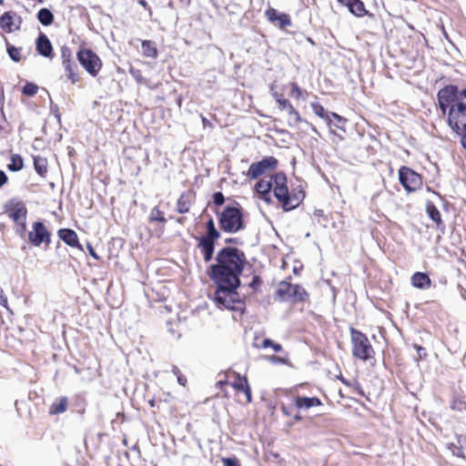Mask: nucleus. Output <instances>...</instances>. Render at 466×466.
<instances>
[{
    "label": "nucleus",
    "mask_w": 466,
    "mask_h": 466,
    "mask_svg": "<svg viewBox=\"0 0 466 466\" xmlns=\"http://www.w3.org/2000/svg\"><path fill=\"white\" fill-rule=\"evenodd\" d=\"M246 257L237 248H221L216 257V264L210 267V277L214 282L230 285L229 282L240 284L239 276L243 271Z\"/></svg>",
    "instance_id": "nucleus-1"
},
{
    "label": "nucleus",
    "mask_w": 466,
    "mask_h": 466,
    "mask_svg": "<svg viewBox=\"0 0 466 466\" xmlns=\"http://www.w3.org/2000/svg\"><path fill=\"white\" fill-rule=\"evenodd\" d=\"M438 103L443 115L448 111V125L452 130L466 128V88L447 86L438 92Z\"/></svg>",
    "instance_id": "nucleus-2"
},
{
    "label": "nucleus",
    "mask_w": 466,
    "mask_h": 466,
    "mask_svg": "<svg viewBox=\"0 0 466 466\" xmlns=\"http://www.w3.org/2000/svg\"><path fill=\"white\" fill-rule=\"evenodd\" d=\"M218 219L221 230L226 233H237L245 228L242 212L238 207H225L218 213Z\"/></svg>",
    "instance_id": "nucleus-3"
},
{
    "label": "nucleus",
    "mask_w": 466,
    "mask_h": 466,
    "mask_svg": "<svg viewBox=\"0 0 466 466\" xmlns=\"http://www.w3.org/2000/svg\"><path fill=\"white\" fill-rule=\"evenodd\" d=\"M5 211L15 223V231L19 234L25 233L26 229L27 209L24 202L17 199H11L5 204Z\"/></svg>",
    "instance_id": "nucleus-4"
},
{
    "label": "nucleus",
    "mask_w": 466,
    "mask_h": 466,
    "mask_svg": "<svg viewBox=\"0 0 466 466\" xmlns=\"http://www.w3.org/2000/svg\"><path fill=\"white\" fill-rule=\"evenodd\" d=\"M352 354L354 357L368 360L372 359L375 352L369 339L362 332L351 329Z\"/></svg>",
    "instance_id": "nucleus-5"
},
{
    "label": "nucleus",
    "mask_w": 466,
    "mask_h": 466,
    "mask_svg": "<svg viewBox=\"0 0 466 466\" xmlns=\"http://www.w3.org/2000/svg\"><path fill=\"white\" fill-rule=\"evenodd\" d=\"M215 283L218 285V289L214 295L215 301L225 308L232 309L234 307V303L238 301V293L236 292V289L240 284H235L233 282H229L230 285H223L220 282Z\"/></svg>",
    "instance_id": "nucleus-6"
},
{
    "label": "nucleus",
    "mask_w": 466,
    "mask_h": 466,
    "mask_svg": "<svg viewBox=\"0 0 466 466\" xmlns=\"http://www.w3.org/2000/svg\"><path fill=\"white\" fill-rule=\"evenodd\" d=\"M77 59L81 66L93 76H96L101 69L100 58L90 49L79 50Z\"/></svg>",
    "instance_id": "nucleus-7"
},
{
    "label": "nucleus",
    "mask_w": 466,
    "mask_h": 466,
    "mask_svg": "<svg viewBox=\"0 0 466 466\" xmlns=\"http://www.w3.org/2000/svg\"><path fill=\"white\" fill-rule=\"evenodd\" d=\"M274 195L276 198L281 203L285 211H289L297 208L302 200L301 193L289 195L287 186L274 187Z\"/></svg>",
    "instance_id": "nucleus-8"
},
{
    "label": "nucleus",
    "mask_w": 466,
    "mask_h": 466,
    "mask_svg": "<svg viewBox=\"0 0 466 466\" xmlns=\"http://www.w3.org/2000/svg\"><path fill=\"white\" fill-rule=\"evenodd\" d=\"M399 179L403 187L409 192L416 191L422 184L420 176L407 167L400 168Z\"/></svg>",
    "instance_id": "nucleus-9"
},
{
    "label": "nucleus",
    "mask_w": 466,
    "mask_h": 466,
    "mask_svg": "<svg viewBox=\"0 0 466 466\" xmlns=\"http://www.w3.org/2000/svg\"><path fill=\"white\" fill-rule=\"evenodd\" d=\"M278 165V160L274 157H266L257 163L249 166L247 176L250 179H256L270 169H274Z\"/></svg>",
    "instance_id": "nucleus-10"
},
{
    "label": "nucleus",
    "mask_w": 466,
    "mask_h": 466,
    "mask_svg": "<svg viewBox=\"0 0 466 466\" xmlns=\"http://www.w3.org/2000/svg\"><path fill=\"white\" fill-rule=\"evenodd\" d=\"M28 238L32 245L39 247L44 242L49 244L50 234L42 222H35L33 224V230L29 232Z\"/></svg>",
    "instance_id": "nucleus-11"
},
{
    "label": "nucleus",
    "mask_w": 466,
    "mask_h": 466,
    "mask_svg": "<svg viewBox=\"0 0 466 466\" xmlns=\"http://www.w3.org/2000/svg\"><path fill=\"white\" fill-rule=\"evenodd\" d=\"M22 23V17L12 11L5 12L0 16V27L7 33L19 30Z\"/></svg>",
    "instance_id": "nucleus-12"
},
{
    "label": "nucleus",
    "mask_w": 466,
    "mask_h": 466,
    "mask_svg": "<svg viewBox=\"0 0 466 466\" xmlns=\"http://www.w3.org/2000/svg\"><path fill=\"white\" fill-rule=\"evenodd\" d=\"M265 16L268 22L279 26L280 29H284L285 27L291 25L290 16L285 13H279L273 7H268L265 11Z\"/></svg>",
    "instance_id": "nucleus-13"
},
{
    "label": "nucleus",
    "mask_w": 466,
    "mask_h": 466,
    "mask_svg": "<svg viewBox=\"0 0 466 466\" xmlns=\"http://www.w3.org/2000/svg\"><path fill=\"white\" fill-rule=\"evenodd\" d=\"M58 236L68 246L83 250L82 246L78 241L77 234L74 230L69 228L59 229Z\"/></svg>",
    "instance_id": "nucleus-14"
},
{
    "label": "nucleus",
    "mask_w": 466,
    "mask_h": 466,
    "mask_svg": "<svg viewBox=\"0 0 466 466\" xmlns=\"http://www.w3.org/2000/svg\"><path fill=\"white\" fill-rule=\"evenodd\" d=\"M36 50L37 52L45 56L51 57L53 53V46L49 38L45 35L41 34L36 39Z\"/></svg>",
    "instance_id": "nucleus-15"
},
{
    "label": "nucleus",
    "mask_w": 466,
    "mask_h": 466,
    "mask_svg": "<svg viewBox=\"0 0 466 466\" xmlns=\"http://www.w3.org/2000/svg\"><path fill=\"white\" fill-rule=\"evenodd\" d=\"M338 2L346 5L350 12L356 16L361 17L367 14L365 5L360 0H338Z\"/></svg>",
    "instance_id": "nucleus-16"
},
{
    "label": "nucleus",
    "mask_w": 466,
    "mask_h": 466,
    "mask_svg": "<svg viewBox=\"0 0 466 466\" xmlns=\"http://www.w3.org/2000/svg\"><path fill=\"white\" fill-rule=\"evenodd\" d=\"M198 247L203 253L205 262L210 261L214 254L215 241L199 238Z\"/></svg>",
    "instance_id": "nucleus-17"
},
{
    "label": "nucleus",
    "mask_w": 466,
    "mask_h": 466,
    "mask_svg": "<svg viewBox=\"0 0 466 466\" xmlns=\"http://www.w3.org/2000/svg\"><path fill=\"white\" fill-rule=\"evenodd\" d=\"M321 401L317 397H297L295 406L299 409H309L314 406H320Z\"/></svg>",
    "instance_id": "nucleus-18"
},
{
    "label": "nucleus",
    "mask_w": 466,
    "mask_h": 466,
    "mask_svg": "<svg viewBox=\"0 0 466 466\" xmlns=\"http://www.w3.org/2000/svg\"><path fill=\"white\" fill-rule=\"evenodd\" d=\"M411 283L415 288L426 289L431 287V281L427 274L416 272L411 277Z\"/></svg>",
    "instance_id": "nucleus-19"
},
{
    "label": "nucleus",
    "mask_w": 466,
    "mask_h": 466,
    "mask_svg": "<svg viewBox=\"0 0 466 466\" xmlns=\"http://www.w3.org/2000/svg\"><path fill=\"white\" fill-rule=\"evenodd\" d=\"M68 399L66 397H60L54 401L49 408V414H60L64 413L67 410Z\"/></svg>",
    "instance_id": "nucleus-20"
},
{
    "label": "nucleus",
    "mask_w": 466,
    "mask_h": 466,
    "mask_svg": "<svg viewBox=\"0 0 466 466\" xmlns=\"http://www.w3.org/2000/svg\"><path fill=\"white\" fill-rule=\"evenodd\" d=\"M293 286L294 285L289 283V282L281 281L279 284L278 289H277V293H278L279 297L282 300L289 301L290 299V297H291V294H292V290L294 289Z\"/></svg>",
    "instance_id": "nucleus-21"
},
{
    "label": "nucleus",
    "mask_w": 466,
    "mask_h": 466,
    "mask_svg": "<svg viewBox=\"0 0 466 466\" xmlns=\"http://www.w3.org/2000/svg\"><path fill=\"white\" fill-rule=\"evenodd\" d=\"M207 233L205 236L201 237V239L212 240L216 241L220 238L219 231L215 227V222L213 218H210L206 224Z\"/></svg>",
    "instance_id": "nucleus-22"
},
{
    "label": "nucleus",
    "mask_w": 466,
    "mask_h": 466,
    "mask_svg": "<svg viewBox=\"0 0 466 466\" xmlns=\"http://www.w3.org/2000/svg\"><path fill=\"white\" fill-rule=\"evenodd\" d=\"M65 71L66 72L67 78L73 83H76L79 80L77 72V65L75 61L63 65Z\"/></svg>",
    "instance_id": "nucleus-23"
},
{
    "label": "nucleus",
    "mask_w": 466,
    "mask_h": 466,
    "mask_svg": "<svg viewBox=\"0 0 466 466\" xmlns=\"http://www.w3.org/2000/svg\"><path fill=\"white\" fill-rule=\"evenodd\" d=\"M288 114L289 116V125L290 127L296 126L299 122H305L306 124L309 125V123L307 121H305L301 118L299 113L294 108V106L288 112ZM309 126H310V128L312 129V131H314L315 133H318L316 127L313 125L309 124Z\"/></svg>",
    "instance_id": "nucleus-24"
},
{
    "label": "nucleus",
    "mask_w": 466,
    "mask_h": 466,
    "mask_svg": "<svg viewBox=\"0 0 466 466\" xmlns=\"http://www.w3.org/2000/svg\"><path fill=\"white\" fill-rule=\"evenodd\" d=\"M37 19L43 25L48 26L54 21V15L49 9L42 8L37 13Z\"/></svg>",
    "instance_id": "nucleus-25"
},
{
    "label": "nucleus",
    "mask_w": 466,
    "mask_h": 466,
    "mask_svg": "<svg viewBox=\"0 0 466 466\" xmlns=\"http://www.w3.org/2000/svg\"><path fill=\"white\" fill-rule=\"evenodd\" d=\"M191 207V201L188 196L182 194L177 199V210L180 214L187 213Z\"/></svg>",
    "instance_id": "nucleus-26"
},
{
    "label": "nucleus",
    "mask_w": 466,
    "mask_h": 466,
    "mask_svg": "<svg viewBox=\"0 0 466 466\" xmlns=\"http://www.w3.org/2000/svg\"><path fill=\"white\" fill-rule=\"evenodd\" d=\"M292 294L290 297V301L298 302V301H305L308 299V293L306 290L299 285L293 286Z\"/></svg>",
    "instance_id": "nucleus-27"
},
{
    "label": "nucleus",
    "mask_w": 466,
    "mask_h": 466,
    "mask_svg": "<svg viewBox=\"0 0 466 466\" xmlns=\"http://www.w3.org/2000/svg\"><path fill=\"white\" fill-rule=\"evenodd\" d=\"M142 53L147 57L156 58L157 56V50L154 44L149 40H144L141 45Z\"/></svg>",
    "instance_id": "nucleus-28"
},
{
    "label": "nucleus",
    "mask_w": 466,
    "mask_h": 466,
    "mask_svg": "<svg viewBox=\"0 0 466 466\" xmlns=\"http://www.w3.org/2000/svg\"><path fill=\"white\" fill-rule=\"evenodd\" d=\"M271 188L272 181L270 180V177L268 179H260L256 185L257 192L260 195H267L271 190Z\"/></svg>",
    "instance_id": "nucleus-29"
},
{
    "label": "nucleus",
    "mask_w": 466,
    "mask_h": 466,
    "mask_svg": "<svg viewBox=\"0 0 466 466\" xmlns=\"http://www.w3.org/2000/svg\"><path fill=\"white\" fill-rule=\"evenodd\" d=\"M24 163L21 156L15 154L12 155L10 163L7 165V168L10 171L16 172L23 168Z\"/></svg>",
    "instance_id": "nucleus-30"
},
{
    "label": "nucleus",
    "mask_w": 466,
    "mask_h": 466,
    "mask_svg": "<svg viewBox=\"0 0 466 466\" xmlns=\"http://www.w3.org/2000/svg\"><path fill=\"white\" fill-rule=\"evenodd\" d=\"M270 180L272 181V188L274 187H284L287 186V177L286 175L282 172L277 173L274 176L270 177Z\"/></svg>",
    "instance_id": "nucleus-31"
},
{
    "label": "nucleus",
    "mask_w": 466,
    "mask_h": 466,
    "mask_svg": "<svg viewBox=\"0 0 466 466\" xmlns=\"http://www.w3.org/2000/svg\"><path fill=\"white\" fill-rule=\"evenodd\" d=\"M34 167L40 176H44L47 171L46 159L39 157H34Z\"/></svg>",
    "instance_id": "nucleus-32"
},
{
    "label": "nucleus",
    "mask_w": 466,
    "mask_h": 466,
    "mask_svg": "<svg viewBox=\"0 0 466 466\" xmlns=\"http://www.w3.org/2000/svg\"><path fill=\"white\" fill-rule=\"evenodd\" d=\"M150 221H158V222H166V218L164 217L163 212L158 208V207H155L151 209L149 215Z\"/></svg>",
    "instance_id": "nucleus-33"
},
{
    "label": "nucleus",
    "mask_w": 466,
    "mask_h": 466,
    "mask_svg": "<svg viewBox=\"0 0 466 466\" xmlns=\"http://www.w3.org/2000/svg\"><path fill=\"white\" fill-rule=\"evenodd\" d=\"M311 108L313 112L323 119H329V116L326 113L324 107L319 103H311Z\"/></svg>",
    "instance_id": "nucleus-34"
},
{
    "label": "nucleus",
    "mask_w": 466,
    "mask_h": 466,
    "mask_svg": "<svg viewBox=\"0 0 466 466\" xmlns=\"http://www.w3.org/2000/svg\"><path fill=\"white\" fill-rule=\"evenodd\" d=\"M129 73L138 84H148L147 80L142 76V72L139 69L130 67Z\"/></svg>",
    "instance_id": "nucleus-35"
},
{
    "label": "nucleus",
    "mask_w": 466,
    "mask_h": 466,
    "mask_svg": "<svg viewBox=\"0 0 466 466\" xmlns=\"http://www.w3.org/2000/svg\"><path fill=\"white\" fill-rule=\"evenodd\" d=\"M248 382L247 378L240 377L239 375H238L237 380L232 384V386L239 391H244L246 389L245 386H248Z\"/></svg>",
    "instance_id": "nucleus-36"
},
{
    "label": "nucleus",
    "mask_w": 466,
    "mask_h": 466,
    "mask_svg": "<svg viewBox=\"0 0 466 466\" xmlns=\"http://www.w3.org/2000/svg\"><path fill=\"white\" fill-rule=\"evenodd\" d=\"M61 58H62L63 65L74 61L73 56H72V52L69 47H67V46L61 47Z\"/></svg>",
    "instance_id": "nucleus-37"
},
{
    "label": "nucleus",
    "mask_w": 466,
    "mask_h": 466,
    "mask_svg": "<svg viewBox=\"0 0 466 466\" xmlns=\"http://www.w3.org/2000/svg\"><path fill=\"white\" fill-rule=\"evenodd\" d=\"M38 91V86L33 83H26V85L23 87V94L28 96H35Z\"/></svg>",
    "instance_id": "nucleus-38"
},
{
    "label": "nucleus",
    "mask_w": 466,
    "mask_h": 466,
    "mask_svg": "<svg viewBox=\"0 0 466 466\" xmlns=\"http://www.w3.org/2000/svg\"><path fill=\"white\" fill-rule=\"evenodd\" d=\"M428 212H429L431 218L434 222H436L437 226L439 227V225L441 223V218L440 211L435 207H431V208H428Z\"/></svg>",
    "instance_id": "nucleus-39"
},
{
    "label": "nucleus",
    "mask_w": 466,
    "mask_h": 466,
    "mask_svg": "<svg viewBox=\"0 0 466 466\" xmlns=\"http://www.w3.org/2000/svg\"><path fill=\"white\" fill-rule=\"evenodd\" d=\"M7 52L10 58L15 62H19L21 59L20 51L18 48L9 46H7Z\"/></svg>",
    "instance_id": "nucleus-40"
},
{
    "label": "nucleus",
    "mask_w": 466,
    "mask_h": 466,
    "mask_svg": "<svg viewBox=\"0 0 466 466\" xmlns=\"http://www.w3.org/2000/svg\"><path fill=\"white\" fill-rule=\"evenodd\" d=\"M263 348L271 347L275 352H279L282 350V346L279 343L274 342L270 339H265L262 342Z\"/></svg>",
    "instance_id": "nucleus-41"
},
{
    "label": "nucleus",
    "mask_w": 466,
    "mask_h": 466,
    "mask_svg": "<svg viewBox=\"0 0 466 466\" xmlns=\"http://www.w3.org/2000/svg\"><path fill=\"white\" fill-rule=\"evenodd\" d=\"M278 105L280 110H286L287 112H289L293 107L290 102L286 98L280 99Z\"/></svg>",
    "instance_id": "nucleus-42"
},
{
    "label": "nucleus",
    "mask_w": 466,
    "mask_h": 466,
    "mask_svg": "<svg viewBox=\"0 0 466 466\" xmlns=\"http://www.w3.org/2000/svg\"><path fill=\"white\" fill-rule=\"evenodd\" d=\"M225 201V198L221 192H216L213 195V202L217 206H221Z\"/></svg>",
    "instance_id": "nucleus-43"
},
{
    "label": "nucleus",
    "mask_w": 466,
    "mask_h": 466,
    "mask_svg": "<svg viewBox=\"0 0 466 466\" xmlns=\"http://www.w3.org/2000/svg\"><path fill=\"white\" fill-rule=\"evenodd\" d=\"M224 466H241L236 458H223Z\"/></svg>",
    "instance_id": "nucleus-44"
},
{
    "label": "nucleus",
    "mask_w": 466,
    "mask_h": 466,
    "mask_svg": "<svg viewBox=\"0 0 466 466\" xmlns=\"http://www.w3.org/2000/svg\"><path fill=\"white\" fill-rule=\"evenodd\" d=\"M291 86H292V90H291L290 96L293 97H296V98H299L302 94L299 86L295 83H292Z\"/></svg>",
    "instance_id": "nucleus-45"
},
{
    "label": "nucleus",
    "mask_w": 466,
    "mask_h": 466,
    "mask_svg": "<svg viewBox=\"0 0 466 466\" xmlns=\"http://www.w3.org/2000/svg\"><path fill=\"white\" fill-rule=\"evenodd\" d=\"M0 305L9 310L7 298L4 294L3 289L0 288Z\"/></svg>",
    "instance_id": "nucleus-46"
},
{
    "label": "nucleus",
    "mask_w": 466,
    "mask_h": 466,
    "mask_svg": "<svg viewBox=\"0 0 466 466\" xmlns=\"http://www.w3.org/2000/svg\"><path fill=\"white\" fill-rule=\"evenodd\" d=\"M7 181H8V177H7L6 174L4 171L0 170V188L4 185H5L7 183Z\"/></svg>",
    "instance_id": "nucleus-47"
},
{
    "label": "nucleus",
    "mask_w": 466,
    "mask_h": 466,
    "mask_svg": "<svg viewBox=\"0 0 466 466\" xmlns=\"http://www.w3.org/2000/svg\"><path fill=\"white\" fill-rule=\"evenodd\" d=\"M245 387H246V389H245V390L243 392L246 395L247 402H251V400H252V394H251L250 386L248 384V386H245Z\"/></svg>",
    "instance_id": "nucleus-48"
},
{
    "label": "nucleus",
    "mask_w": 466,
    "mask_h": 466,
    "mask_svg": "<svg viewBox=\"0 0 466 466\" xmlns=\"http://www.w3.org/2000/svg\"><path fill=\"white\" fill-rule=\"evenodd\" d=\"M456 133L458 134H461L462 137H461V144L463 146V147L465 148L466 150V128L463 129V130H454Z\"/></svg>",
    "instance_id": "nucleus-49"
},
{
    "label": "nucleus",
    "mask_w": 466,
    "mask_h": 466,
    "mask_svg": "<svg viewBox=\"0 0 466 466\" xmlns=\"http://www.w3.org/2000/svg\"><path fill=\"white\" fill-rule=\"evenodd\" d=\"M415 348H416V350H417V351L419 353V357L420 359H422V358H424L426 356L425 349L424 348H422L421 346H418V345H416Z\"/></svg>",
    "instance_id": "nucleus-50"
},
{
    "label": "nucleus",
    "mask_w": 466,
    "mask_h": 466,
    "mask_svg": "<svg viewBox=\"0 0 466 466\" xmlns=\"http://www.w3.org/2000/svg\"><path fill=\"white\" fill-rule=\"evenodd\" d=\"M87 249L89 251V254L96 259H99V257L98 255L95 252L93 247L91 246V244H87Z\"/></svg>",
    "instance_id": "nucleus-51"
},
{
    "label": "nucleus",
    "mask_w": 466,
    "mask_h": 466,
    "mask_svg": "<svg viewBox=\"0 0 466 466\" xmlns=\"http://www.w3.org/2000/svg\"><path fill=\"white\" fill-rule=\"evenodd\" d=\"M260 279L258 276H254L253 277V279H252V282L250 283V286L252 288H255L257 285H259L260 284Z\"/></svg>",
    "instance_id": "nucleus-52"
},
{
    "label": "nucleus",
    "mask_w": 466,
    "mask_h": 466,
    "mask_svg": "<svg viewBox=\"0 0 466 466\" xmlns=\"http://www.w3.org/2000/svg\"><path fill=\"white\" fill-rule=\"evenodd\" d=\"M269 360H271V362L273 363H284V360L279 358V357H277V356H271L269 358Z\"/></svg>",
    "instance_id": "nucleus-53"
},
{
    "label": "nucleus",
    "mask_w": 466,
    "mask_h": 466,
    "mask_svg": "<svg viewBox=\"0 0 466 466\" xmlns=\"http://www.w3.org/2000/svg\"><path fill=\"white\" fill-rule=\"evenodd\" d=\"M177 379V382H178L180 385H182V386H185V385H186V383H187V379H186V377H184L182 374H181V375H179Z\"/></svg>",
    "instance_id": "nucleus-54"
},
{
    "label": "nucleus",
    "mask_w": 466,
    "mask_h": 466,
    "mask_svg": "<svg viewBox=\"0 0 466 466\" xmlns=\"http://www.w3.org/2000/svg\"><path fill=\"white\" fill-rule=\"evenodd\" d=\"M272 96H274V98L276 99L277 103H279V101L280 99H284L283 96L279 94L278 92H273L272 93Z\"/></svg>",
    "instance_id": "nucleus-55"
},
{
    "label": "nucleus",
    "mask_w": 466,
    "mask_h": 466,
    "mask_svg": "<svg viewBox=\"0 0 466 466\" xmlns=\"http://www.w3.org/2000/svg\"><path fill=\"white\" fill-rule=\"evenodd\" d=\"M172 372L174 375L177 376V378L181 375L180 370L177 366L172 367Z\"/></svg>",
    "instance_id": "nucleus-56"
},
{
    "label": "nucleus",
    "mask_w": 466,
    "mask_h": 466,
    "mask_svg": "<svg viewBox=\"0 0 466 466\" xmlns=\"http://www.w3.org/2000/svg\"><path fill=\"white\" fill-rule=\"evenodd\" d=\"M225 241H226V243H229V244H238V238H227Z\"/></svg>",
    "instance_id": "nucleus-57"
},
{
    "label": "nucleus",
    "mask_w": 466,
    "mask_h": 466,
    "mask_svg": "<svg viewBox=\"0 0 466 466\" xmlns=\"http://www.w3.org/2000/svg\"><path fill=\"white\" fill-rule=\"evenodd\" d=\"M331 116L334 119H337L339 122H341L343 120V118L340 116H339L338 114H336V113H331Z\"/></svg>",
    "instance_id": "nucleus-58"
},
{
    "label": "nucleus",
    "mask_w": 466,
    "mask_h": 466,
    "mask_svg": "<svg viewBox=\"0 0 466 466\" xmlns=\"http://www.w3.org/2000/svg\"><path fill=\"white\" fill-rule=\"evenodd\" d=\"M138 4H139L140 5H142L143 7H145V8H146V7H147V1H146V0H139V1H138Z\"/></svg>",
    "instance_id": "nucleus-59"
},
{
    "label": "nucleus",
    "mask_w": 466,
    "mask_h": 466,
    "mask_svg": "<svg viewBox=\"0 0 466 466\" xmlns=\"http://www.w3.org/2000/svg\"><path fill=\"white\" fill-rule=\"evenodd\" d=\"M184 220H185V218H177V222L180 223V224H182L184 222Z\"/></svg>",
    "instance_id": "nucleus-60"
},
{
    "label": "nucleus",
    "mask_w": 466,
    "mask_h": 466,
    "mask_svg": "<svg viewBox=\"0 0 466 466\" xmlns=\"http://www.w3.org/2000/svg\"><path fill=\"white\" fill-rule=\"evenodd\" d=\"M294 420H301V416H300V415H296V416L294 417Z\"/></svg>",
    "instance_id": "nucleus-61"
},
{
    "label": "nucleus",
    "mask_w": 466,
    "mask_h": 466,
    "mask_svg": "<svg viewBox=\"0 0 466 466\" xmlns=\"http://www.w3.org/2000/svg\"><path fill=\"white\" fill-rule=\"evenodd\" d=\"M282 410H283V412H284L285 414L289 415L288 410H286V408H285V407H283V408H282Z\"/></svg>",
    "instance_id": "nucleus-62"
},
{
    "label": "nucleus",
    "mask_w": 466,
    "mask_h": 466,
    "mask_svg": "<svg viewBox=\"0 0 466 466\" xmlns=\"http://www.w3.org/2000/svg\"><path fill=\"white\" fill-rule=\"evenodd\" d=\"M308 40H309V43L313 44V41L310 38H309Z\"/></svg>",
    "instance_id": "nucleus-63"
},
{
    "label": "nucleus",
    "mask_w": 466,
    "mask_h": 466,
    "mask_svg": "<svg viewBox=\"0 0 466 466\" xmlns=\"http://www.w3.org/2000/svg\"><path fill=\"white\" fill-rule=\"evenodd\" d=\"M4 3V0H0V5H2Z\"/></svg>",
    "instance_id": "nucleus-64"
}]
</instances>
